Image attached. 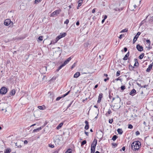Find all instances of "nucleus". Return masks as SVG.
I'll list each match as a JSON object with an SVG mask.
<instances>
[{
    "label": "nucleus",
    "mask_w": 153,
    "mask_h": 153,
    "mask_svg": "<svg viewBox=\"0 0 153 153\" xmlns=\"http://www.w3.org/2000/svg\"><path fill=\"white\" fill-rule=\"evenodd\" d=\"M141 146V143L139 141H134L131 144V149L133 151H138Z\"/></svg>",
    "instance_id": "f257e3e1"
},
{
    "label": "nucleus",
    "mask_w": 153,
    "mask_h": 153,
    "mask_svg": "<svg viewBox=\"0 0 153 153\" xmlns=\"http://www.w3.org/2000/svg\"><path fill=\"white\" fill-rule=\"evenodd\" d=\"M7 92V88L5 87H2L0 89V93L2 94H5Z\"/></svg>",
    "instance_id": "f03ea898"
},
{
    "label": "nucleus",
    "mask_w": 153,
    "mask_h": 153,
    "mask_svg": "<svg viewBox=\"0 0 153 153\" xmlns=\"http://www.w3.org/2000/svg\"><path fill=\"white\" fill-rule=\"evenodd\" d=\"M61 11V10H55L51 14L50 17H54L55 15H57L59 14Z\"/></svg>",
    "instance_id": "7ed1b4c3"
},
{
    "label": "nucleus",
    "mask_w": 153,
    "mask_h": 153,
    "mask_svg": "<svg viewBox=\"0 0 153 153\" xmlns=\"http://www.w3.org/2000/svg\"><path fill=\"white\" fill-rule=\"evenodd\" d=\"M115 99L117 101V103H120L121 99L118 95H117L115 98L113 97H112V100L111 101V102H112Z\"/></svg>",
    "instance_id": "20e7f679"
},
{
    "label": "nucleus",
    "mask_w": 153,
    "mask_h": 153,
    "mask_svg": "<svg viewBox=\"0 0 153 153\" xmlns=\"http://www.w3.org/2000/svg\"><path fill=\"white\" fill-rule=\"evenodd\" d=\"M4 24L5 25L8 26L10 24L13 25V22H11L10 20V19H7L5 20Z\"/></svg>",
    "instance_id": "39448f33"
},
{
    "label": "nucleus",
    "mask_w": 153,
    "mask_h": 153,
    "mask_svg": "<svg viewBox=\"0 0 153 153\" xmlns=\"http://www.w3.org/2000/svg\"><path fill=\"white\" fill-rule=\"evenodd\" d=\"M97 143V140L96 139H94L91 144V148L95 149Z\"/></svg>",
    "instance_id": "423d86ee"
},
{
    "label": "nucleus",
    "mask_w": 153,
    "mask_h": 153,
    "mask_svg": "<svg viewBox=\"0 0 153 153\" xmlns=\"http://www.w3.org/2000/svg\"><path fill=\"white\" fill-rule=\"evenodd\" d=\"M140 34V32H138L136 36H135L134 37L133 40V43L134 44L136 41L137 39L138 38Z\"/></svg>",
    "instance_id": "0eeeda50"
},
{
    "label": "nucleus",
    "mask_w": 153,
    "mask_h": 153,
    "mask_svg": "<svg viewBox=\"0 0 153 153\" xmlns=\"http://www.w3.org/2000/svg\"><path fill=\"white\" fill-rule=\"evenodd\" d=\"M66 34H67L66 33H60V34L59 36H57V37L58 38V39L59 40L61 38L65 37L66 36Z\"/></svg>",
    "instance_id": "6e6552de"
},
{
    "label": "nucleus",
    "mask_w": 153,
    "mask_h": 153,
    "mask_svg": "<svg viewBox=\"0 0 153 153\" xmlns=\"http://www.w3.org/2000/svg\"><path fill=\"white\" fill-rule=\"evenodd\" d=\"M115 105H114L113 106L112 109L114 110V109H118L120 108V103H116L115 104Z\"/></svg>",
    "instance_id": "1a4fd4ad"
},
{
    "label": "nucleus",
    "mask_w": 153,
    "mask_h": 153,
    "mask_svg": "<svg viewBox=\"0 0 153 153\" xmlns=\"http://www.w3.org/2000/svg\"><path fill=\"white\" fill-rule=\"evenodd\" d=\"M137 49L140 51H141L143 50V47L139 44H137L136 46Z\"/></svg>",
    "instance_id": "9d476101"
},
{
    "label": "nucleus",
    "mask_w": 153,
    "mask_h": 153,
    "mask_svg": "<svg viewBox=\"0 0 153 153\" xmlns=\"http://www.w3.org/2000/svg\"><path fill=\"white\" fill-rule=\"evenodd\" d=\"M136 94V90L135 89H133L129 93V94L131 96H133L135 95V94Z\"/></svg>",
    "instance_id": "9b49d317"
},
{
    "label": "nucleus",
    "mask_w": 153,
    "mask_h": 153,
    "mask_svg": "<svg viewBox=\"0 0 153 153\" xmlns=\"http://www.w3.org/2000/svg\"><path fill=\"white\" fill-rule=\"evenodd\" d=\"M103 97V94L102 93H100L98 97V100L97 101L98 103H100L101 102L102 98Z\"/></svg>",
    "instance_id": "f8f14e48"
},
{
    "label": "nucleus",
    "mask_w": 153,
    "mask_h": 153,
    "mask_svg": "<svg viewBox=\"0 0 153 153\" xmlns=\"http://www.w3.org/2000/svg\"><path fill=\"white\" fill-rule=\"evenodd\" d=\"M71 59V58L70 57L68 58L63 63L64 65H65L67 64Z\"/></svg>",
    "instance_id": "ddd939ff"
},
{
    "label": "nucleus",
    "mask_w": 153,
    "mask_h": 153,
    "mask_svg": "<svg viewBox=\"0 0 153 153\" xmlns=\"http://www.w3.org/2000/svg\"><path fill=\"white\" fill-rule=\"evenodd\" d=\"M85 128L86 130H87L89 128V127L88 124L89 123L87 120H85Z\"/></svg>",
    "instance_id": "4468645a"
},
{
    "label": "nucleus",
    "mask_w": 153,
    "mask_h": 153,
    "mask_svg": "<svg viewBox=\"0 0 153 153\" xmlns=\"http://www.w3.org/2000/svg\"><path fill=\"white\" fill-rule=\"evenodd\" d=\"M135 63L134 65V67H138L139 66V63L138 60L136 59H134Z\"/></svg>",
    "instance_id": "2eb2a0df"
},
{
    "label": "nucleus",
    "mask_w": 153,
    "mask_h": 153,
    "mask_svg": "<svg viewBox=\"0 0 153 153\" xmlns=\"http://www.w3.org/2000/svg\"><path fill=\"white\" fill-rule=\"evenodd\" d=\"M59 39H58V38L56 37V38L54 40H52L51 41V42L50 45H51V44H54L55 43H56L57 41L59 40Z\"/></svg>",
    "instance_id": "dca6fc26"
},
{
    "label": "nucleus",
    "mask_w": 153,
    "mask_h": 153,
    "mask_svg": "<svg viewBox=\"0 0 153 153\" xmlns=\"http://www.w3.org/2000/svg\"><path fill=\"white\" fill-rule=\"evenodd\" d=\"M129 56V52H128L125 55L124 57L123 58L124 60H127L128 59V57Z\"/></svg>",
    "instance_id": "f3484780"
},
{
    "label": "nucleus",
    "mask_w": 153,
    "mask_h": 153,
    "mask_svg": "<svg viewBox=\"0 0 153 153\" xmlns=\"http://www.w3.org/2000/svg\"><path fill=\"white\" fill-rule=\"evenodd\" d=\"M80 75V73L77 72L75 74L74 76V77L76 78H78L79 76Z\"/></svg>",
    "instance_id": "a211bd4d"
},
{
    "label": "nucleus",
    "mask_w": 153,
    "mask_h": 153,
    "mask_svg": "<svg viewBox=\"0 0 153 153\" xmlns=\"http://www.w3.org/2000/svg\"><path fill=\"white\" fill-rule=\"evenodd\" d=\"M152 66L150 65L149 66L148 68L147 69L146 71L147 72H149L152 69Z\"/></svg>",
    "instance_id": "6ab92c4d"
},
{
    "label": "nucleus",
    "mask_w": 153,
    "mask_h": 153,
    "mask_svg": "<svg viewBox=\"0 0 153 153\" xmlns=\"http://www.w3.org/2000/svg\"><path fill=\"white\" fill-rule=\"evenodd\" d=\"M42 129V128L41 127H39L37 128L34 129L33 130V132H35L37 131H39L40 130H41Z\"/></svg>",
    "instance_id": "aec40b11"
},
{
    "label": "nucleus",
    "mask_w": 153,
    "mask_h": 153,
    "mask_svg": "<svg viewBox=\"0 0 153 153\" xmlns=\"http://www.w3.org/2000/svg\"><path fill=\"white\" fill-rule=\"evenodd\" d=\"M82 0H79L78 1V5L77 7V9H79V7L81 6L82 4Z\"/></svg>",
    "instance_id": "412c9836"
},
{
    "label": "nucleus",
    "mask_w": 153,
    "mask_h": 153,
    "mask_svg": "<svg viewBox=\"0 0 153 153\" xmlns=\"http://www.w3.org/2000/svg\"><path fill=\"white\" fill-rule=\"evenodd\" d=\"M11 149L9 148H7L4 152V153H10L11 152Z\"/></svg>",
    "instance_id": "4be33fe9"
},
{
    "label": "nucleus",
    "mask_w": 153,
    "mask_h": 153,
    "mask_svg": "<svg viewBox=\"0 0 153 153\" xmlns=\"http://www.w3.org/2000/svg\"><path fill=\"white\" fill-rule=\"evenodd\" d=\"M63 125V123H60L56 127L57 129H59L61 128Z\"/></svg>",
    "instance_id": "5701e85b"
},
{
    "label": "nucleus",
    "mask_w": 153,
    "mask_h": 153,
    "mask_svg": "<svg viewBox=\"0 0 153 153\" xmlns=\"http://www.w3.org/2000/svg\"><path fill=\"white\" fill-rule=\"evenodd\" d=\"M134 66L133 67L131 65H129L128 66L129 68L130 71H135V70L134 69Z\"/></svg>",
    "instance_id": "b1692460"
},
{
    "label": "nucleus",
    "mask_w": 153,
    "mask_h": 153,
    "mask_svg": "<svg viewBox=\"0 0 153 153\" xmlns=\"http://www.w3.org/2000/svg\"><path fill=\"white\" fill-rule=\"evenodd\" d=\"M15 93L16 91L15 89H12L10 92V94L11 95H13L15 94Z\"/></svg>",
    "instance_id": "393cba45"
},
{
    "label": "nucleus",
    "mask_w": 153,
    "mask_h": 153,
    "mask_svg": "<svg viewBox=\"0 0 153 153\" xmlns=\"http://www.w3.org/2000/svg\"><path fill=\"white\" fill-rule=\"evenodd\" d=\"M117 131L118 134H122L123 133V131L121 128L118 129Z\"/></svg>",
    "instance_id": "a878e982"
},
{
    "label": "nucleus",
    "mask_w": 153,
    "mask_h": 153,
    "mask_svg": "<svg viewBox=\"0 0 153 153\" xmlns=\"http://www.w3.org/2000/svg\"><path fill=\"white\" fill-rule=\"evenodd\" d=\"M111 111L110 109H109L108 113L105 114V115L106 116H108L111 113Z\"/></svg>",
    "instance_id": "bb28decb"
},
{
    "label": "nucleus",
    "mask_w": 153,
    "mask_h": 153,
    "mask_svg": "<svg viewBox=\"0 0 153 153\" xmlns=\"http://www.w3.org/2000/svg\"><path fill=\"white\" fill-rule=\"evenodd\" d=\"M144 55V53H142L139 56V58L140 59H142L143 58Z\"/></svg>",
    "instance_id": "cd10ccee"
},
{
    "label": "nucleus",
    "mask_w": 153,
    "mask_h": 153,
    "mask_svg": "<svg viewBox=\"0 0 153 153\" xmlns=\"http://www.w3.org/2000/svg\"><path fill=\"white\" fill-rule=\"evenodd\" d=\"M117 138V136L116 135H114L113 136L112 138V140H113L114 141L116 140Z\"/></svg>",
    "instance_id": "c85d7f7f"
},
{
    "label": "nucleus",
    "mask_w": 153,
    "mask_h": 153,
    "mask_svg": "<svg viewBox=\"0 0 153 153\" xmlns=\"http://www.w3.org/2000/svg\"><path fill=\"white\" fill-rule=\"evenodd\" d=\"M72 150L71 149H68L66 152L65 153H72Z\"/></svg>",
    "instance_id": "c756f323"
},
{
    "label": "nucleus",
    "mask_w": 153,
    "mask_h": 153,
    "mask_svg": "<svg viewBox=\"0 0 153 153\" xmlns=\"http://www.w3.org/2000/svg\"><path fill=\"white\" fill-rule=\"evenodd\" d=\"M70 91H69L67 93H66V94H63V95H62V97H65L66 96H67L69 93L70 92Z\"/></svg>",
    "instance_id": "7c9ffc66"
},
{
    "label": "nucleus",
    "mask_w": 153,
    "mask_h": 153,
    "mask_svg": "<svg viewBox=\"0 0 153 153\" xmlns=\"http://www.w3.org/2000/svg\"><path fill=\"white\" fill-rule=\"evenodd\" d=\"M146 22V21L145 20V19H144L142 21L140 24V26H141Z\"/></svg>",
    "instance_id": "2f4dec72"
},
{
    "label": "nucleus",
    "mask_w": 153,
    "mask_h": 153,
    "mask_svg": "<svg viewBox=\"0 0 153 153\" xmlns=\"http://www.w3.org/2000/svg\"><path fill=\"white\" fill-rule=\"evenodd\" d=\"M86 143V141L85 140H83L81 143V146H82Z\"/></svg>",
    "instance_id": "473e14b6"
},
{
    "label": "nucleus",
    "mask_w": 153,
    "mask_h": 153,
    "mask_svg": "<svg viewBox=\"0 0 153 153\" xmlns=\"http://www.w3.org/2000/svg\"><path fill=\"white\" fill-rule=\"evenodd\" d=\"M128 31V29H125L122 30L121 31L120 33L126 32H127Z\"/></svg>",
    "instance_id": "72a5a7b5"
},
{
    "label": "nucleus",
    "mask_w": 153,
    "mask_h": 153,
    "mask_svg": "<svg viewBox=\"0 0 153 153\" xmlns=\"http://www.w3.org/2000/svg\"><path fill=\"white\" fill-rule=\"evenodd\" d=\"M121 89L123 91L126 89L125 86V85H122L120 87Z\"/></svg>",
    "instance_id": "f704fd0d"
},
{
    "label": "nucleus",
    "mask_w": 153,
    "mask_h": 153,
    "mask_svg": "<svg viewBox=\"0 0 153 153\" xmlns=\"http://www.w3.org/2000/svg\"><path fill=\"white\" fill-rule=\"evenodd\" d=\"M15 146H17L18 148H21L22 146L19 145L18 143H16L15 144Z\"/></svg>",
    "instance_id": "c9c22d12"
},
{
    "label": "nucleus",
    "mask_w": 153,
    "mask_h": 153,
    "mask_svg": "<svg viewBox=\"0 0 153 153\" xmlns=\"http://www.w3.org/2000/svg\"><path fill=\"white\" fill-rule=\"evenodd\" d=\"M95 149L91 148V153H94L95 151Z\"/></svg>",
    "instance_id": "e433bc0d"
},
{
    "label": "nucleus",
    "mask_w": 153,
    "mask_h": 153,
    "mask_svg": "<svg viewBox=\"0 0 153 153\" xmlns=\"http://www.w3.org/2000/svg\"><path fill=\"white\" fill-rule=\"evenodd\" d=\"M120 71H118L116 73V76H120Z\"/></svg>",
    "instance_id": "4c0bfd02"
},
{
    "label": "nucleus",
    "mask_w": 153,
    "mask_h": 153,
    "mask_svg": "<svg viewBox=\"0 0 153 153\" xmlns=\"http://www.w3.org/2000/svg\"><path fill=\"white\" fill-rule=\"evenodd\" d=\"M42 0H35L34 2L35 4H37L41 1Z\"/></svg>",
    "instance_id": "58836bf2"
},
{
    "label": "nucleus",
    "mask_w": 153,
    "mask_h": 153,
    "mask_svg": "<svg viewBox=\"0 0 153 153\" xmlns=\"http://www.w3.org/2000/svg\"><path fill=\"white\" fill-rule=\"evenodd\" d=\"M133 128V126L131 124H129L128 125V128L130 129H132Z\"/></svg>",
    "instance_id": "ea45409f"
},
{
    "label": "nucleus",
    "mask_w": 153,
    "mask_h": 153,
    "mask_svg": "<svg viewBox=\"0 0 153 153\" xmlns=\"http://www.w3.org/2000/svg\"><path fill=\"white\" fill-rule=\"evenodd\" d=\"M43 36H40L39 37L38 39L40 41H42L43 40Z\"/></svg>",
    "instance_id": "a19ab883"
},
{
    "label": "nucleus",
    "mask_w": 153,
    "mask_h": 153,
    "mask_svg": "<svg viewBox=\"0 0 153 153\" xmlns=\"http://www.w3.org/2000/svg\"><path fill=\"white\" fill-rule=\"evenodd\" d=\"M51 148H53L54 147V146L53 145H52L51 144H49L48 145Z\"/></svg>",
    "instance_id": "79ce46f5"
},
{
    "label": "nucleus",
    "mask_w": 153,
    "mask_h": 153,
    "mask_svg": "<svg viewBox=\"0 0 153 153\" xmlns=\"http://www.w3.org/2000/svg\"><path fill=\"white\" fill-rule=\"evenodd\" d=\"M65 66V65H64L63 64H62V65H60L59 67L58 68L60 70V69H61L62 68V67H63V66Z\"/></svg>",
    "instance_id": "37998d69"
},
{
    "label": "nucleus",
    "mask_w": 153,
    "mask_h": 153,
    "mask_svg": "<svg viewBox=\"0 0 153 153\" xmlns=\"http://www.w3.org/2000/svg\"><path fill=\"white\" fill-rule=\"evenodd\" d=\"M112 145L113 146H114V148H115V147H116L117 146V144L116 143H112Z\"/></svg>",
    "instance_id": "c03bdc74"
},
{
    "label": "nucleus",
    "mask_w": 153,
    "mask_h": 153,
    "mask_svg": "<svg viewBox=\"0 0 153 153\" xmlns=\"http://www.w3.org/2000/svg\"><path fill=\"white\" fill-rule=\"evenodd\" d=\"M69 21L68 19H67L65 21L64 23L66 24H68V23H69Z\"/></svg>",
    "instance_id": "a18cd8bd"
},
{
    "label": "nucleus",
    "mask_w": 153,
    "mask_h": 153,
    "mask_svg": "<svg viewBox=\"0 0 153 153\" xmlns=\"http://www.w3.org/2000/svg\"><path fill=\"white\" fill-rule=\"evenodd\" d=\"M84 46L85 47H87L89 45V43H86L84 44Z\"/></svg>",
    "instance_id": "49530a36"
},
{
    "label": "nucleus",
    "mask_w": 153,
    "mask_h": 153,
    "mask_svg": "<svg viewBox=\"0 0 153 153\" xmlns=\"http://www.w3.org/2000/svg\"><path fill=\"white\" fill-rule=\"evenodd\" d=\"M124 36V34H121L120 36L119 37V38L121 39Z\"/></svg>",
    "instance_id": "de8ad7c7"
},
{
    "label": "nucleus",
    "mask_w": 153,
    "mask_h": 153,
    "mask_svg": "<svg viewBox=\"0 0 153 153\" xmlns=\"http://www.w3.org/2000/svg\"><path fill=\"white\" fill-rule=\"evenodd\" d=\"M38 108L40 110H43V107L42 106H38Z\"/></svg>",
    "instance_id": "09e8293b"
},
{
    "label": "nucleus",
    "mask_w": 153,
    "mask_h": 153,
    "mask_svg": "<svg viewBox=\"0 0 153 153\" xmlns=\"http://www.w3.org/2000/svg\"><path fill=\"white\" fill-rule=\"evenodd\" d=\"M62 98V97H58L56 98V101H58V100H59Z\"/></svg>",
    "instance_id": "8fccbe9b"
},
{
    "label": "nucleus",
    "mask_w": 153,
    "mask_h": 153,
    "mask_svg": "<svg viewBox=\"0 0 153 153\" xmlns=\"http://www.w3.org/2000/svg\"><path fill=\"white\" fill-rule=\"evenodd\" d=\"M150 22H153V16L151 17L150 20H149Z\"/></svg>",
    "instance_id": "3c124183"
},
{
    "label": "nucleus",
    "mask_w": 153,
    "mask_h": 153,
    "mask_svg": "<svg viewBox=\"0 0 153 153\" xmlns=\"http://www.w3.org/2000/svg\"><path fill=\"white\" fill-rule=\"evenodd\" d=\"M113 122V119H109V123H112Z\"/></svg>",
    "instance_id": "603ef678"
},
{
    "label": "nucleus",
    "mask_w": 153,
    "mask_h": 153,
    "mask_svg": "<svg viewBox=\"0 0 153 153\" xmlns=\"http://www.w3.org/2000/svg\"><path fill=\"white\" fill-rule=\"evenodd\" d=\"M146 42L147 43L149 44V45H150L151 42H150V40L149 39L147 40H146Z\"/></svg>",
    "instance_id": "864d4df0"
},
{
    "label": "nucleus",
    "mask_w": 153,
    "mask_h": 153,
    "mask_svg": "<svg viewBox=\"0 0 153 153\" xmlns=\"http://www.w3.org/2000/svg\"><path fill=\"white\" fill-rule=\"evenodd\" d=\"M135 134L136 135H138L140 134V132L139 131H137L135 132Z\"/></svg>",
    "instance_id": "5fc2aeb1"
},
{
    "label": "nucleus",
    "mask_w": 153,
    "mask_h": 153,
    "mask_svg": "<svg viewBox=\"0 0 153 153\" xmlns=\"http://www.w3.org/2000/svg\"><path fill=\"white\" fill-rule=\"evenodd\" d=\"M75 64H76V63H75L72 65V66L71 67V69L73 68L75 66Z\"/></svg>",
    "instance_id": "6e6d98bb"
},
{
    "label": "nucleus",
    "mask_w": 153,
    "mask_h": 153,
    "mask_svg": "<svg viewBox=\"0 0 153 153\" xmlns=\"http://www.w3.org/2000/svg\"><path fill=\"white\" fill-rule=\"evenodd\" d=\"M76 25H77V26H79V22L78 21H77L76 23Z\"/></svg>",
    "instance_id": "4d7b16f0"
},
{
    "label": "nucleus",
    "mask_w": 153,
    "mask_h": 153,
    "mask_svg": "<svg viewBox=\"0 0 153 153\" xmlns=\"http://www.w3.org/2000/svg\"><path fill=\"white\" fill-rule=\"evenodd\" d=\"M124 51L125 52H126L127 51V48L126 47H125L124 48Z\"/></svg>",
    "instance_id": "13d9d810"
},
{
    "label": "nucleus",
    "mask_w": 153,
    "mask_h": 153,
    "mask_svg": "<svg viewBox=\"0 0 153 153\" xmlns=\"http://www.w3.org/2000/svg\"><path fill=\"white\" fill-rule=\"evenodd\" d=\"M137 85L139 87H141V88L143 87V86H142L140 84L137 83Z\"/></svg>",
    "instance_id": "bf43d9fd"
},
{
    "label": "nucleus",
    "mask_w": 153,
    "mask_h": 153,
    "mask_svg": "<svg viewBox=\"0 0 153 153\" xmlns=\"http://www.w3.org/2000/svg\"><path fill=\"white\" fill-rule=\"evenodd\" d=\"M109 79V78L108 77H107L106 79H104V81L105 82H106L107 80H108Z\"/></svg>",
    "instance_id": "052dcab7"
},
{
    "label": "nucleus",
    "mask_w": 153,
    "mask_h": 153,
    "mask_svg": "<svg viewBox=\"0 0 153 153\" xmlns=\"http://www.w3.org/2000/svg\"><path fill=\"white\" fill-rule=\"evenodd\" d=\"M85 134L87 136H88V132H86V131H85Z\"/></svg>",
    "instance_id": "680f3d73"
},
{
    "label": "nucleus",
    "mask_w": 153,
    "mask_h": 153,
    "mask_svg": "<svg viewBox=\"0 0 153 153\" xmlns=\"http://www.w3.org/2000/svg\"><path fill=\"white\" fill-rule=\"evenodd\" d=\"M125 149H126V148H125V147L124 146L123 147V148H122V149L123 151H124L125 150Z\"/></svg>",
    "instance_id": "e2e57ef3"
},
{
    "label": "nucleus",
    "mask_w": 153,
    "mask_h": 153,
    "mask_svg": "<svg viewBox=\"0 0 153 153\" xmlns=\"http://www.w3.org/2000/svg\"><path fill=\"white\" fill-rule=\"evenodd\" d=\"M27 143H28V142H27V140H25L24 141V143L25 144H27Z\"/></svg>",
    "instance_id": "0e129e2a"
},
{
    "label": "nucleus",
    "mask_w": 153,
    "mask_h": 153,
    "mask_svg": "<svg viewBox=\"0 0 153 153\" xmlns=\"http://www.w3.org/2000/svg\"><path fill=\"white\" fill-rule=\"evenodd\" d=\"M73 102V101H72L71 102V103H70L69 104V105H68V106H69V107H70V106H71V104H72V102Z\"/></svg>",
    "instance_id": "69168bd1"
},
{
    "label": "nucleus",
    "mask_w": 153,
    "mask_h": 153,
    "mask_svg": "<svg viewBox=\"0 0 153 153\" xmlns=\"http://www.w3.org/2000/svg\"><path fill=\"white\" fill-rule=\"evenodd\" d=\"M95 12V8H94V9H93L92 10V13H94Z\"/></svg>",
    "instance_id": "338daca9"
},
{
    "label": "nucleus",
    "mask_w": 153,
    "mask_h": 153,
    "mask_svg": "<svg viewBox=\"0 0 153 153\" xmlns=\"http://www.w3.org/2000/svg\"><path fill=\"white\" fill-rule=\"evenodd\" d=\"M59 150H56L53 153H58V152Z\"/></svg>",
    "instance_id": "774afa93"
}]
</instances>
